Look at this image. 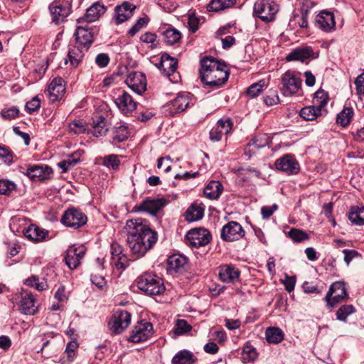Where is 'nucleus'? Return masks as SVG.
<instances>
[{
	"label": "nucleus",
	"instance_id": "1",
	"mask_svg": "<svg viewBox=\"0 0 364 364\" xmlns=\"http://www.w3.org/2000/svg\"><path fill=\"white\" fill-rule=\"evenodd\" d=\"M126 229L127 245L132 253L137 257H143L157 241V232L152 230L141 218L128 220Z\"/></svg>",
	"mask_w": 364,
	"mask_h": 364
},
{
	"label": "nucleus",
	"instance_id": "2",
	"mask_svg": "<svg viewBox=\"0 0 364 364\" xmlns=\"http://www.w3.org/2000/svg\"><path fill=\"white\" fill-rule=\"evenodd\" d=\"M200 77L201 81L210 87L223 85L229 77L226 65L214 58L205 57L200 60Z\"/></svg>",
	"mask_w": 364,
	"mask_h": 364
},
{
	"label": "nucleus",
	"instance_id": "3",
	"mask_svg": "<svg viewBox=\"0 0 364 364\" xmlns=\"http://www.w3.org/2000/svg\"><path fill=\"white\" fill-rule=\"evenodd\" d=\"M137 287L147 295H159L165 291L162 279L156 275L144 273L136 279Z\"/></svg>",
	"mask_w": 364,
	"mask_h": 364
},
{
	"label": "nucleus",
	"instance_id": "4",
	"mask_svg": "<svg viewBox=\"0 0 364 364\" xmlns=\"http://www.w3.org/2000/svg\"><path fill=\"white\" fill-rule=\"evenodd\" d=\"M278 11L279 5L269 0L257 1L254 4V15L266 23L274 21Z\"/></svg>",
	"mask_w": 364,
	"mask_h": 364
},
{
	"label": "nucleus",
	"instance_id": "5",
	"mask_svg": "<svg viewBox=\"0 0 364 364\" xmlns=\"http://www.w3.org/2000/svg\"><path fill=\"white\" fill-rule=\"evenodd\" d=\"M18 171L32 181H41L52 173V168L47 165L24 164L18 166Z\"/></svg>",
	"mask_w": 364,
	"mask_h": 364
},
{
	"label": "nucleus",
	"instance_id": "6",
	"mask_svg": "<svg viewBox=\"0 0 364 364\" xmlns=\"http://www.w3.org/2000/svg\"><path fill=\"white\" fill-rule=\"evenodd\" d=\"M281 92L284 96L296 94L301 87V80L291 70H287L282 76Z\"/></svg>",
	"mask_w": 364,
	"mask_h": 364
},
{
	"label": "nucleus",
	"instance_id": "7",
	"mask_svg": "<svg viewBox=\"0 0 364 364\" xmlns=\"http://www.w3.org/2000/svg\"><path fill=\"white\" fill-rule=\"evenodd\" d=\"M132 315L124 310H117L108 323L109 329L115 334H120L128 328L131 323Z\"/></svg>",
	"mask_w": 364,
	"mask_h": 364
},
{
	"label": "nucleus",
	"instance_id": "8",
	"mask_svg": "<svg viewBox=\"0 0 364 364\" xmlns=\"http://www.w3.org/2000/svg\"><path fill=\"white\" fill-rule=\"evenodd\" d=\"M70 0H55L49 6L52 21L55 24L63 22L70 13Z\"/></svg>",
	"mask_w": 364,
	"mask_h": 364
},
{
	"label": "nucleus",
	"instance_id": "9",
	"mask_svg": "<svg viewBox=\"0 0 364 364\" xmlns=\"http://www.w3.org/2000/svg\"><path fill=\"white\" fill-rule=\"evenodd\" d=\"M348 296L346 284L342 281H338L331 285L325 300L328 305L334 307L338 303L346 300Z\"/></svg>",
	"mask_w": 364,
	"mask_h": 364
},
{
	"label": "nucleus",
	"instance_id": "10",
	"mask_svg": "<svg viewBox=\"0 0 364 364\" xmlns=\"http://www.w3.org/2000/svg\"><path fill=\"white\" fill-rule=\"evenodd\" d=\"M187 244L198 248L208 245L211 240L210 232L204 228H195L189 230L186 236Z\"/></svg>",
	"mask_w": 364,
	"mask_h": 364
},
{
	"label": "nucleus",
	"instance_id": "11",
	"mask_svg": "<svg viewBox=\"0 0 364 364\" xmlns=\"http://www.w3.org/2000/svg\"><path fill=\"white\" fill-rule=\"evenodd\" d=\"M154 333L153 325L146 321H139L134 326L129 341L133 343H139L146 341Z\"/></svg>",
	"mask_w": 364,
	"mask_h": 364
},
{
	"label": "nucleus",
	"instance_id": "12",
	"mask_svg": "<svg viewBox=\"0 0 364 364\" xmlns=\"http://www.w3.org/2000/svg\"><path fill=\"white\" fill-rule=\"evenodd\" d=\"M87 216L80 210L70 208L62 216L61 222L67 227L75 229L79 228L86 224Z\"/></svg>",
	"mask_w": 364,
	"mask_h": 364
},
{
	"label": "nucleus",
	"instance_id": "13",
	"mask_svg": "<svg viewBox=\"0 0 364 364\" xmlns=\"http://www.w3.org/2000/svg\"><path fill=\"white\" fill-rule=\"evenodd\" d=\"M245 235V231L239 223L230 221L223 227L220 237L225 242H234L242 238Z\"/></svg>",
	"mask_w": 364,
	"mask_h": 364
},
{
	"label": "nucleus",
	"instance_id": "14",
	"mask_svg": "<svg viewBox=\"0 0 364 364\" xmlns=\"http://www.w3.org/2000/svg\"><path fill=\"white\" fill-rule=\"evenodd\" d=\"M276 168L288 175L297 173L300 170V166L293 155L285 154L277 159L274 162Z\"/></svg>",
	"mask_w": 364,
	"mask_h": 364
},
{
	"label": "nucleus",
	"instance_id": "15",
	"mask_svg": "<svg viewBox=\"0 0 364 364\" xmlns=\"http://www.w3.org/2000/svg\"><path fill=\"white\" fill-rule=\"evenodd\" d=\"M191 102V95L190 93H178L177 96L167 105L169 113L171 115H175L185 111L189 107Z\"/></svg>",
	"mask_w": 364,
	"mask_h": 364
},
{
	"label": "nucleus",
	"instance_id": "16",
	"mask_svg": "<svg viewBox=\"0 0 364 364\" xmlns=\"http://www.w3.org/2000/svg\"><path fill=\"white\" fill-rule=\"evenodd\" d=\"M86 248L83 245L70 246L66 252L65 261L70 269H76L80 264L81 259L84 257Z\"/></svg>",
	"mask_w": 364,
	"mask_h": 364
},
{
	"label": "nucleus",
	"instance_id": "17",
	"mask_svg": "<svg viewBox=\"0 0 364 364\" xmlns=\"http://www.w3.org/2000/svg\"><path fill=\"white\" fill-rule=\"evenodd\" d=\"M75 40L77 46L88 50L94 40V28L87 26H78L75 32Z\"/></svg>",
	"mask_w": 364,
	"mask_h": 364
},
{
	"label": "nucleus",
	"instance_id": "18",
	"mask_svg": "<svg viewBox=\"0 0 364 364\" xmlns=\"http://www.w3.org/2000/svg\"><path fill=\"white\" fill-rule=\"evenodd\" d=\"M125 82L129 88L139 95L143 93L146 89V76L140 72L130 73Z\"/></svg>",
	"mask_w": 364,
	"mask_h": 364
},
{
	"label": "nucleus",
	"instance_id": "19",
	"mask_svg": "<svg viewBox=\"0 0 364 364\" xmlns=\"http://www.w3.org/2000/svg\"><path fill=\"white\" fill-rule=\"evenodd\" d=\"M232 124V121L230 118H223L218 120L216 125L210 132V140L213 141L221 140L223 136L231 131Z\"/></svg>",
	"mask_w": 364,
	"mask_h": 364
},
{
	"label": "nucleus",
	"instance_id": "20",
	"mask_svg": "<svg viewBox=\"0 0 364 364\" xmlns=\"http://www.w3.org/2000/svg\"><path fill=\"white\" fill-rule=\"evenodd\" d=\"M166 204V200L164 198H147L135 208L137 211H144L151 215H156Z\"/></svg>",
	"mask_w": 364,
	"mask_h": 364
},
{
	"label": "nucleus",
	"instance_id": "21",
	"mask_svg": "<svg viewBox=\"0 0 364 364\" xmlns=\"http://www.w3.org/2000/svg\"><path fill=\"white\" fill-rule=\"evenodd\" d=\"M63 82L61 77H55L50 82L47 90L48 97L50 102H55L63 97L65 90Z\"/></svg>",
	"mask_w": 364,
	"mask_h": 364
},
{
	"label": "nucleus",
	"instance_id": "22",
	"mask_svg": "<svg viewBox=\"0 0 364 364\" xmlns=\"http://www.w3.org/2000/svg\"><path fill=\"white\" fill-rule=\"evenodd\" d=\"M114 103L118 109L125 114L132 112L136 108V102L127 92H123L122 95H119L114 100Z\"/></svg>",
	"mask_w": 364,
	"mask_h": 364
},
{
	"label": "nucleus",
	"instance_id": "23",
	"mask_svg": "<svg viewBox=\"0 0 364 364\" xmlns=\"http://www.w3.org/2000/svg\"><path fill=\"white\" fill-rule=\"evenodd\" d=\"M316 26L325 32H331L335 29L336 22L332 12L323 11L316 18Z\"/></svg>",
	"mask_w": 364,
	"mask_h": 364
},
{
	"label": "nucleus",
	"instance_id": "24",
	"mask_svg": "<svg viewBox=\"0 0 364 364\" xmlns=\"http://www.w3.org/2000/svg\"><path fill=\"white\" fill-rule=\"evenodd\" d=\"M240 270L232 264H225L219 267V278L223 282L234 283L239 279Z\"/></svg>",
	"mask_w": 364,
	"mask_h": 364
},
{
	"label": "nucleus",
	"instance_id": "25",
	"mask_svg": "<svg viewBox=\"0 0 364 364\" xmlns=\"http://www.w3.org/2000/svg\"><path fill=\"white\" fill-rule=\"evenodd\" d=\"M105 7L100 3H95L89 7L85 16L77 19V23H90L96 21L105 12Z\"/></svg>",
	"mask_w": 364,
	"mask_h": 364
},
{
	"label": "nucleus",
	"instance_id": "26",
	"mask_svg": "<svg viewBox=\"0 0 364 364\" xmlns=\"http://www.w3.org/2000/svg\"><path fill=\"white\" fill-rule=\"evenodd\" d=\"M167 265L169 271L182 272L186 269L188 259L182 255L173 254L168 258Z\"/></svg>",
	"mask_w": 364,
	"mask_h": 364
},
{
	"label": "nucleus",
	"instance_id": "27",
	"mask_svg": "<svg viewBox=\"0 0 364 364\" xmlns=\"http://www.w3.org/2000/svg\"><path fill=\"white\" fill-rule=\"evenodd\" d=\"M136 6L129 2H124L115 7V18L117 24L122 23L133 16Z\"/></svg>",
	"mask_w": 364,
	"mask_h": 364
},
{
	"label": "nucleus",
	"instance_id": "28",
	"mask_svg": "<svg viewBox=\"0 0 364 364\" xmlns=\"http://www.w3.org/2000/svg\"><path fill=\"white\" fill-rule=\"evenodd\" d=\"M156 65L165 75L170 76L177 69V60L165 53L161 55V61Z\"/></svg>",
	"mask_w": 364,
	"mask_h": 364
},
{
	"label": "nucleus",
	"instance_id": "29",
	"mask_svg": "<svg viewBox=\"0 0 364 364\" xmlns=\"http://www.w3.org/2000/svg\"><path fill=\"white\" fill-rule=\"evenodd\" d=\"M19 309L24 314L33 315L36 313L35 299L31 294L25 292L21 294Z\"/></svg>",
	"mask_w": 364,
	"mask_h": 364
},
{
	"label": "nucleus",
	"instance_id": "30",
	"mask_svg": "<svg viewBox=\"0 0 364 364\" xmlns=\"http://www.w3.org/2000/svg\"><path fill=\"white\" fill-rule=\"evenodd\" d=\"M48 235V232L40 228L36 225H31L24 230V235L29 240L35 242L43 240Z\"/></svg>",
	"mask_w": 364,
	"mask_h": 364
},
{
	"label": "nucleus",
	"instance_id": "31",
	"mask_svg": "<svg viewBox=\"0 0 364 364\" xmlns=\"http://www.w3.org/2000/svg\"><path fill=\"white\" fill-rule=\"evenodd\" d=\"M223 191V184L218 181H210L204 188L203 193L205 196L210 199H218Z\"/></svg>",
	"mask_w": 364,
	"mask_h": 364
},
{
	"label": "nucleus",
	"instance_id": "32",
	"mask_svg": "<svg viewBox=\"0 0 364 364\" xmlns=\"http://www.w3.org/2000/svg\"><path fill=\"white\" fill-rule=\"evenodd\" d=\"M313 55L314 52L312 49L306 47L294 50L286 57V59L287 61L299 60L304 62L306 59L311 58Z\"/></svg>",
	"mask_w": 364,
	"mask_h": 364
},
{
	"label": "nucleus",
	"instance_id": "33",
	"mask_svg": "<svg viewBox=\"0 0 364 364\" xmlns=\"http://www.w3.org/2000/svg\"><path fill=\"white\" fill-rule=\"evenodd\" d=\"M87 50H84V48L79 46L70 48L68 54L70 65L73 67H77L82 61L85 52Z\"/></svg>",
	"mask_w": 364,
	"mask_h": 364
},
{
	"label": "nucleus",
	"instance_id": "34",
	"mask_svg": "<svg viewBox=\"0 0 364 364\" xmlns=\"http://www.w3.org/2000/svg\"><path fill=\"white\" fill-rule=\"evenodd\" d=\"M348 218L355 225H364V206H353L351 208Z\"/></svg>",
	"mask_w": 364,
	"mask_h": 364
},
{
	"label": "nucleus",
	"instance_id": "35",
	"mask_svg": "<svg viewBox=\"0 0 364 364\" xmlns=\"http://www.w3.org/2000/svg\"><path fill=\"white\" fill-rule=\"evenodd\" d=\"M108 129L105 118L99 117L96 121L93 122V126L90 132L94 136L100 137L105 135Z\"/></svg>",
	"mask_w": 364,
	"mask_h": 364
},
{
	"label": "nucleus",
	"instance_id": "36",
	"mask_svg": "<svg viewBox=\"0 0 364 364\" xmlns=\"http://www.w3.org/2000/svg\"><path fill=\"white\" fill-rule=\"evenodd\" d=\"M203 216V209L196 204H192L185 213V218L189 222H194L200 220Z\"/></svg>",
	"mask_w": 364,
	"mask_h": 364
},
{
	"label": "nucleus",
	"instance_id": "37",
	"mask_svg": "<svg viewBox=\"0 0 364 364\" xmlns=\"http://www.w3.org/2000/svg\"><path fill=\"white\" fill-rule=\"evenodd\" d=\"M266 339L271 343H279L284 339L283 331L277 327L267 328L265 331Z\"/></svg>",
	"mask_w": 364,
	"mask_h": 364
},
{
	"label": "nucleus",
	"instance_id": "38",
	"mask_svg": "<svg viewBox=\"0 0 364 364\" xmlns=\"http://www.w3.org/2000/svg\"><path fill=\"white\" fill-rule=\"evenodd\" d=\"M235 4V0H211L208 4V11H219L230 8Z\"/></svg>",
	"mask_w": 364,
	"mask_h": 364
},
{
	"label": "nucleus",
	"instance_id": "39",
	"mask_svg": "<svg viewBox=\"0 0 364 364\" xmlns=\"http://www.w3.org/2000/svg\"><path fill=\"white\" fill-rule=\"evenodd\" d=\"M195 361L193 353L188 350H181L172 359V364H193Z\"/></svg>",
	"mask_w": 364,
	"mask_h": 364
},
{
	"label": "nucleus",
	"instance_id": "40",
	"mask_svg": "<svg viewBox=\"0 0 364 364\" xmlns=\"http://www.w3.org/2000/svg\"><path fill=\"white\" fill-rule=\"evenodd\" d=\"M354 112L352 107H345L343 110L338 114L336 118L337 124L342 127L348 126L353 119Z\"/></svg>",
	"mask_w": 364,
	"mask_h": 364
},
{
	"label": "nucleus",
	"instance_id": "41",
	"mask_svg": "<svg viewBox=\"0 0 364 364\" xmlns=\"http://www.w3.org/2000/svg\"><path fill=\"white\" fill-rule=\"evenodd\" d=\"M321 114V109L314 105L313 106L304 107L300 111V116L307 121L314 120Z\"/></svg>",
	"mask_w": 364,
	"mask_h": 364
},
{
	"label": "nucleus",
	"instance_id": "42",
	"mask_svg": "<svg viewBox=\"0 0 364 364\" xmlns=\"http://www.w3.org/2000/svg\"><path fill=\"white\" fill-rule=\"evenodd\" d=\"M112 134V139L114 141L122 142L128 138L129 132L127 126L119 124L114 128Z\"/></svg>",
	"mask_w": 364,
	"mask_h": 364
},
{
	"label": "nucleus",
	"instance_id": "43",
	"mask_svg": "<svg viewBox=\"0 0 364 364\" xmlns=\"http://www.w3.org/2000/svg\"><path fill=\"white\" fill-rule=\"evenodd\" d=\"M121 164L119 156L109 154L102 158V165L108 169L118 170Z\"/></svg>",
	"mask_w": 364,
	"mask_h": 364
},
{
	"label": "nucleus",
	"instance_id": "44",
	"mask_svg": "<svg viewBox=\"0 0 364 364\" xmlns=\"http://www.w3.org/2000/svg\"><path fill=\"white\" fill-rule=\"evenodd\" d=\"M24 284L28 287H34L38 291H43L48 288V284L44 279H39L36 276H32L26 279Z\"/></svg>",
	"mask_w": 364,
	"mask_h": 364
},
{
	"label": "nucleus",
	"instance_id": "45",
	"mask_svg": "<svg viewBox=\"0 0 364 364\" xmlns=\"http://www.w3.org/2000/svg\"><path fill=\"white\" fill-rule=\"evenodd\" d=\"M257 358L255 348L252 346H245L243 348L241 359L243 363L254 361Z\"/></svg>",
	"mask_w": 364,
	"mask_h": 364
},
{
	"label": "nucleus",
	"instance_id": "46",
	"mask_svg": "<svg viewBox=\"0 0 364 364\" xmlns=\"http://www.w3.org/2000/svg\"><path fill=\"white\" fill-rule=\"evenodd\" d=\"M164 36L168 44L173 45L181 39V34L176 28H168L164 32Z\"/></svg>",
	"mask_w": 364,
	"mask_h": 364
},
{
	"label": "nucleus",
	"instance_id": "47",
	"mask_svg": "<svg viewBox=\"0 0 364 364\" xmlns=\"http://www.w3.org/2000/svg\"><path fill=\"white\" fill-rule=\"evenodd\" d=\"M328 101V93L323 90H318L314 94V105H316L321 110Z\"/></svg>",
	"mask_w": 364,
	"mask_h": 364
},
{
	"label": "nucleus",
	"instance_id": "48",
	"mask_svg": "<svg viewBox=\"0 0 364 364\" xmlns=\"http://www.w3.org/2000/svg\"><path fill=\"white\" fill-rule=\"evenodd\" d=\"M355 311V307L351 304L341 306L336 312V318L341 321H346L348 316Z\"/></svg>",
	"mask_w": 364,
	"mask_h": 364
},
{
	"label": "nucleus",
	"instance_id": "49",
	"mask_svg": "<svg viewBox=\"0 0 364 364\" xmlns=\"http://www.w3.org/2000/svg\"><path fill=\"white\" fill-rule=\"evenodd\" d=\"M289 237L296 242H301L309 239V235L299 229L291 228L288 232Z\"/></svg>",
	"mask_w": 364,
	"mask_h": 364
},
{
	"label": "nucleus",
	"instance_id": "50",
	"mask_svg": "<svg viewBox=\"0 0 364 364\" xmlns=\"http://www.w3.org/2000/svg\"><path fill=\"white\" fill-rule=\"evenodd\" d=\"M16 188V185L11 181L8 179L0 180V194L9 195Z\"/></svg>",
	"mask_w": 364,
	"mask_h": 364
},
{
	"label": "nucleus",
	"instance_id": "51",
	"mask_svg": "<svg viewBox=\"0 0 364 364\" xmlns=\"http://www.w3.org/2000/svg\"><path fill=\"white\" fill-rule=\"evenodd\" d=\"M264 86L265 81L264 80H259V82L252 84L247 88V94L251 97H255L262 92Z\"/></svg>",
	"mask_w": 364,
	"mask_h": 364
},
{
	"label": "nucleus",
	"instance_id": "52",
	"mask_svg": "<svg viewBox=\"0 0 364 364\" xmlns=\"http://www.w3.org/2000/svg\"><path fill=\"white\" fill-rule=\"evenodd\" d=\"M192 327L183 319L176 321L174 328V333L177 335L186 333L191 330Z\"/></svg>",
	"mask_w": 364,
	"mask_h": 364
},
{
	"label": "nucleus",
	"instance_id": "53",
	"mask_svg": "<svg viewBox=\"0 0 364 364\" xmlns=\"http://www.w3.org/2000/svg\"><path fill=\"white\" fill-rule=\"evenodd\" d=\"M69 130L75 134L84 133L86 130L85 124L83 120H74L69 124Z\"/></svg>",
	"mask_w": 364,
	"mask_h": 364
},
{
	"label": "nucleus",
	"instance_id": "54",
	"mask_svg": "<svg viewBox=\"0 0 364 364\" xmlns=\"http://www.w3.org/2000/svg\"><path fill=\"white\" fill-rule=\"evenodd\" d=\"M264 102L267 106H272L279 102V98L276 90H270L264 97Z\"/></svg>",
	"mask_w": 364,
	"mask_h": 364
},
{
	"label": "nucleus",
	"instance_id": "55",
	"mask_svg": "<svg viewBox=\"0 0 364 364\" xmlns=\"http://www.w3.org/2000/svg\"><path fill=\"white\" fill-rule=\"evenodd\" d=\"M141 41L145 43H150L151 49L155 48L158 43H156V35L151 32H146L140 37Z\"/></svg>",
	"mask_w": 364,
	"mask_h": 364
},
{
	"label": "nucleus",
	"instance_id": "56",
	"mask_svg": "<svg viewBox=\"0 0 364 364\" xmlns=\"http://www.w3.org/2000/svg\"><path fill=\"white\" fill-rule=\"evenodd\" d=\"M13 153L4 146H0V159L7 165L13 163Z\"/></svg>",
	"mask_w": 364,
	"mask_h": 364
},
{
	"label": "nucleus",
	"instance_id": "57",
	"mask_svg": "<svg viewBox=\"0 0 364 364\" xmlns=\"http://www.w3.org/2000/svg\"><path fill=\"white\" fill-rule=\"evenodd\" d=\"M149 21V18L146 17L139 18L136 23L129 29V34L134 36L137 32H139L142 28H144Z\"/></svg>",
	"mask_w": 364,
	"mask_h": 364
},
{
	"label": "nucleus",
	"instance_id": "58",
	"mask_svg": "<svg viewBox=\"0 0 364 364\" xmlns=\"http://www.w3.org/2000/svg\"><path fill=\"white\" fill-rule=\"evenodd\" d=\"M41 107V102L38 96L34 97L31 101L26 104V109L29 114L38 110Z\"/></svg>",
	"mask_w": 364,
	"mask_h": 364
},
{
	"label": "nucleus",
	"instance_id": "59",
	"mask_svg": "<svg viewBox=\"0 0 364 364\" xmlns=\"http://www.w3.org/2000/svg\"><path fill=\"white\" fill-rule=\"evenodd\" d=\"M342 252L344 255V262L348 266L353 259L360 256V253L355 250L344 249Z\"/></svg>",
	"mask_w": 364,
	"mask_h": 364
},
{
	"label": "nucleus",
	"instance_id": "60",
	"mask_svg": "<svg viewBox=\"0 0 364 364\" xmlns=\"http://www.w3.org/2000/svg\"><path fill=\"white\" fill-rule=\"evenodd\" d=\"M19 110L16 107H11L7 109H3L1 112V117L8 120L15 119L18 116Z\"/></svg>",
	"mask_w": 364,
	"mask_h": 364
},
{
	"label": "nucleus",
	"instance_id": "61",
	"mask_svg": "<svg viewBox=\"0 0 364 364\" xmlns=\"http://www.w3.org/2000/svg\"><path fill=\"white\" fill-rule=\"evenodd\" d=\"M158 168H164L165 173H168L171 169V159L169 156L166 158H159L157 162Z\"/></svg>",
	"mask_w": 364,
	"mask_h": 364
},
{
	"label": "nucleus",
	"instance_id": "62",
	"mask_svg": "<svg viewBox=\"0 0 364 364\" xmlns=\"http://www.w3.org/2000/svg\"><path fill=\"white\" fill-rule=\"evenodd\" d=\"M112 264L118 269H124L127 267V260L124 255H119L112 260Z\"/></svg>",
	"mask_w": 364,
	"mask_h": 364
},
{
	"label": "nucleus",
	"instance_id": "63",
	"mask_svg": "<svg viewBox=\"0 0 364 364\" xmlns=\"http://www.w3.org/2000/svg\"><path fill=\"white\" fill-rule=\"evenodd\" d=\"M90 281L92 284L95 285L100 289H102L103 287L106 286V281L101 275L92 274Z\"/></svg>",
	"mask_w": 364,
	"mask_h": 364
},
{
	"label": "nucleus",
	"instance_id": "64",
	"mask_svg": "<svg viewBox=\"0 0 364 364\" xmlns=\"http://www.w3.org/2000/svg\"><path fill=\"white\" fill-rule=\"evenodd\" d=\"M355 85L358 93L364 95V72L357 77Z\"/></svg>",
	"mask_w": 364,
	"mask_h": 364
}]
</instances>
